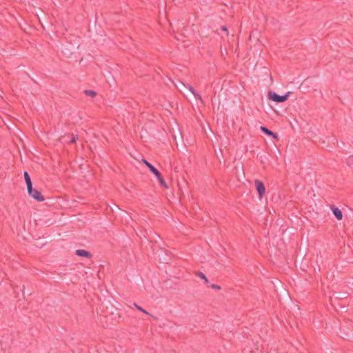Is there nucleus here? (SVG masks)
<instances>
[{
    "mask_svg": "<svg viewBox=\"0 0 353 353\" xmlns=\"http://www.w3.org/2000/svg\"><path fill=\"white\" fill-rule=\"evenodd\" d=\"M142 161L149 168V170L155 175L161 185L163 186L164 188L168 189V186L165 180L163 179L160 172L145 159H142Z\"/></svg>",
    "mask_w": 353,
    "mask_h": 353,
    "instance_id": "f257e3e1",
    "label": "nucleus"
},
{
    "mask_svg": "<svg viewBox=\"0 0 353 353\" xmlns=\"http://www.w3.org/2000/svg\"><path fill=\"white\" fill-rule=\"evenodd\" d=\"M290 92H288L285 95L280 96L275 92H270L268 96L269 99L272 100L273 101H275L276 103H282L285 101L288 97H289Z\"/></svg>",
    "mask_w": 353,
    "mask_h": 353,
    "instance_id": "f03ea898",
    "label": "nucleus"
},
{
    "mask_svg": "<svg viewBox=\"0 0 353 353\" xmlns=\"http://www.w3.org/2000/svg\"><path fill=\"white\" fill-rule=\"evenodd\" d=\"M28 194L30 196L34 199L37 201H43L45 200L44 196L41 194V193L36 190L33 189L32 186L31 188H28Z\"/></svg>",
    "mask_w": 353,
    "mask_h": 353,
    "instance_id": "7ed1b4c3",
    "label": "nucleus"
},
{
    "mask_svg": "<svg viewBox=\"0 0 353 353\" xmlns=\"http://www.w3.org/2000/svg\"><path fill=\"white\" fill-rule=\"evenodd\" d=\"M254 184L258 192L259 196L261 199L265 193V187L263 183L259 180H255Z\"/></svg>",
    "mask_w": 353,
    "mask_h": 353,
    "instance_id": "20e7f679",
    "label": "nucleus"
},
{
    "mask_svg": "<svg viewBox=\"0 0 353 353\" xmlns=\"http://www.w3.org/2000/svg\"><path fill=\"white\" fill-rule=\"evenodd\" d=\"M331 210L338 220H341L343 218V214L341 210L335 206H332Z\"/></svg>",
    "mask_w": 353,
    "mask_h": 353,
    "instance_id": "39448f33",
    "label": "nucleus"
},
{
    "mask_svg": "<svg viewBox=\"0 0 353 353\" xmlns=\"http://www.w3.org/2000/svg\"><path fill=\"white\" fill-rule=\"evenodd\" d=\"M261 130L264 132L265 134H266L268 136H270V137H272L274 139H278V136L276 134H275L274 132H273L272 131L270 130L269 129H268L267 128L264 127V126H261L260 128Z\"/></svg>",
    "mask_w": 353,
    "mask_h": 353,
    "instance_id": "423d86ee",
    "label": "nucleus"
},
{
    "mask_svg": "<svg viewBox=\"0 0 353 353\" xmlns=\"http://www.w3.org/2000/svg\"><path fill=\"white\" fill-rule=\"evenodd\" d=\"M75 253L77 255H78L79 256H83V257H86V258L91 257L90 253L85 250H77Z\"/></svg>",
    "mask_w": 353,
    "mask_h": 353,
    "instance_id": "0eeeda50",
    "label": "nucleus"
},
{
    "mask_svg": "<svg viewBox=\"0 0 353 353\" xmlns=\"http://www.w3.org/2000/svg\"><path fill=\"white\" fill-rule=\"evenodd\" d=\"M24 179L27 185V189L31 188L32 186L31 179L27 172H25L24 174Z\"/></svg>",
    "mask_w": 353,
    "mask_h": 353,
    "instance_id": "6e6552de",
    "label": "nucleus"
},
{
    "mask_svg": "<svg viewBox=\"0 0 353 353\" xmlns=\"http://www.w3.org/2000/svg\"><path fill=\"white\" fill-rule=\"evenodd\" d=\"M188 90H190V92L194 94V96L196 99H199L201 101H203V100H202V98H201V95H199L198 93H196V92H195L194 89L192 86L189 85V86H188Z\"/></svg>",
    "mask_w": 353,
    "mask_h": 353,
    "instance_id": "1a4fd4ad",
    "label": "nucleus"
},
{
    "mask_svg": "<svg viewBox=\"0 0 353 353\" xmlns=\"http://www.w3.org/2000/svg\"><path fill=\"white\" fill-rule=\"evenodd\" d=\"M196 276H198L199 278L202 279L204 280L205 283H208L209 282L208 278L206 277V276L201 272H196Z\"/></svg>",
    "mask_w": 353,
    "mask_h": 353,
    "instance_id": "9d476101",
    "label": "nucleus"
},
{
    "mask_svg": "<svg viewBox=\"0 0 353 353\" xmlns=\"http://www.w3.org/2000/svg\"><path fill=\"white\" fill-rule=\"evenodd\" d=\"M85 94L91 97H94L97 95V93L94 91L90 90H85Z\"/></svg>",
    "mask_w": 353,
    "mask_h": 353,
    "instance_id": "9b49d317",
    "label": "nucleus"
},
{
    "mask_svg": "<svg viewBox=\"0 0 353 353\" xmlns=\"http://www.w3.org/2000/svg\"><path fill=\"white\" fill-rule=\"evenodd\" d=\"M134 305L137 310H139L141 312L145 313L146 314H150L145 310L138 305L137 303H134Z\"/></svg>",
    "mask_w": 353,
    "mask_h": 353,
    "instance_id": "f8f14e48",
    "label": "nucleus"
},
{
    "mask_svg": "<svg viewBox=\"0 0 353 353\" xmlns=\"http://www.w3.org/2000/svg\"><path fill=\"white\" fill-rule=\"evenodd\" d=\"M221 29L222 31L225 32L227 35L228 34V28L226 26H221Z\"/></svg>",
    "mask_w": 353,
    "mask_h": 353,
    "instance_id": "ddd939ff",
    "label": "nucleus"
},
{
    "mask_svg": "<svg viewBox=\"0 0 353 353\" xmlns=\"http://www.w3.org/2000/svg\"><path fill=\"white\" fill-rule=\"evenodd\" d=\"M77 139V137H73L71 140L69 141V143H75Z\"/></svg>",
    "mask_w": 353,
    "mask_h": 353,
    "instance_id": "4468645a",
    "label": "nucleus"
},
{
    "mask_svg": "<svg viewBox=\"0 0 353 353\" xmlns=\"http://www.w3.org/2000/svg\"><path fill=\"white\" fill-rule=\"evenodd\" d=\"M211 288H213V289H216V290H220L221 289V287L219 285H215V284H212L211 285Z\"/></svg>",
    "mask_w": 353,
    "mask_h": 353,
    "instance_id": "2eb2a0df",
    "label": "nucleus"
}]
</instances>
